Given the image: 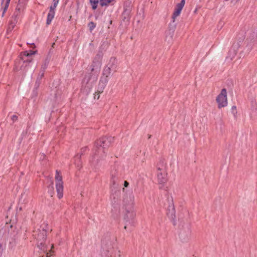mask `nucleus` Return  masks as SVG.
Masks as SVG:
<instances>
[{"label": "nucleus", "instance_id": "c756f323", "mask_svg": "<svg viewBox=\"0 0 257 257\" xmlns=\"http://www.w3.org/2000/svg\"><path fill=\"white\" fill-rule=\"evenodd\" d=\"M231 112L233 114V115H234V116H236V114L237 113L236 106L233 105V106H232V107H231Z\"/></svg>", "mask_w": 257, "mask_h": 257}, {"label": "nucleus", "instance_id": "a878e982", "mask_svg": "<svg viewBox=\"0 0 257 257\" xmlns=\"http://www.w3.org/2000/svg\"><path fill=\"white\" fill-rule=\"evenodd\" d=\"M88 26L89 28L90 31L92 32V31L95 28L96 24L94 22H91L88 24Z\"/></svg>", "mask_w": 257, "mask_h": 257}, {"label": "nucleus", "instance_id": "79ce46f5", "mask_svg": "<svg viewBox=\"0 0 257 257\" xmlns=\"http://www.w3.org/2000/svg\"><path fill=\"white\" fill-rule=\"evenodd\" d=\"M124 190H124V188H123V189H122V191H123V192H124Z\"/></svg>", "mask_w": 257, "mask_h": 257}, {"label": "nucleus", "instance_id": "b1692460", "mask_svg": "<svg viewBox=\"0 0 257 257\" xmlns=\"http://www.w3.org/2000/svg\"><path fill=\"white\" fill-rule=\"evenodd\" d=\"M53 53V51L52 50V49H50V51H49V52L48 54V55L47 56L46 59H45L44 61L45 62H46V63H49L50 60H51V53Z\"/></svg>", "mask_w": 257, "mask_h": 257}, {"label": "nucleus", "instance_id": "4c0bfd02", "mask_svg": "<svg viewBox=\"0 0 257 257\" xmlns=\"http://www.w3.org/2000/svg\"><path fill=\"white\" fill-rule=\"evenodd\" d=\"M50 252H47L46 257H50Z\"/></svg>", "mask_w": 257, "mask_h": 257}, {"label": "nucleus", "instance_id": "bb28decb", "mask_svg": "<svg viewBox=\"0 0 257 257\" xmlns=\"http://www.w3.org/2000/svg\"><path fill=\"white\" fill-rule=\"evenodd\" d=\"M102 245L106 246V248H110L111 247V242H107L106 240H102Z\"/></svg>", "mask_w": 257, "mask_h": 257}, {"label": "nucleus", "instance_id": "ddd939ff", "mask_svg": "<svg viewBox=\"0 0 257 257\" xmlns=\"http://www.w3.org/2000/svg\"><path fill=\"white\" fill-rule=\"evenodd\" d=\"M190 230L187 229V230H182L179 233V237L182 242L187 241L190 237Z\"/></svg>", "mask_w": 257, "mask_h": 257}, {"label": "nucleus", "instance_id": "2eb2a0df", "mask_svg": "<svg viewBox=\"0 0 257 257\" xmlns=\"http://www.w3.org/2000/svg\"><path fill=\"white\" fill-rule=\"evenodd\" d=\"M117 61L115 58L111 57L109 61L107 67L112 69V70L116 71L117 68Z\"/></svg>", "mask_w": 257, "mask_h": 257}, {"label": "nucleus", "instance_id": "0eeeda50", "mask_svg": "<svg viewBox=\"0 0 257 257\" xmlns=\"http://www.w3.org/2000/svg\"><path fill=\"white\" fill-rule=\"evenodd\" d=\"M55 179L56 181V187L57 196L59 199H61L63 196V183L62 182V176L60 174V172L58 170L56 171Z\"/></svg>", "mask_w": 257, "mask_h": 257}, {"label": "nucleus", "instance_id": "39448f33", "mask_svg": "<svg viewBox=\"0 0 257 257\" xmlns=\"http://www.w3.org/2000/svg\"><path fill=\"white\" fill-rule=\"evenodd\" d=\"M110 174L111 184L115 188L117 185V182L121 176L120 167L118 165H115L111 170Z\"/></svg>", "mask_w": 257, "mask_h": 257}, {"label": "nucleus", "instance_id": "7ed1b4c3", "mask_svg": "<svg viewBox=\"0 0 257 257\" xmlns=\"http://www.w3.org/2000/svg\"><path fill=\"white\" fill-rule=\"evenodd\" d=\"M185 0H181V2L177 4L175 7L174 12L172 16V22L169 24V29L166 32V41H167L169 43H171L172 41L176 26V24L175 23V19L180 15L185 5Z\"/></svg>", "mask_w": 257, "mask_h": 257}, {"label": "nucleus", "instance_id": "a19ab883", "mask_svg": "<svg viewBox=\"0 0 257 257\" xmlns=\"http://www.w3.org/2000/svg\"><path fill=\"white\" fill-rule=\"evenodd\" d=\"M127 225V224H125V226H124V229H126Z\"/></svg>", "mask_w": 257, "mask_h": 257}, {"label": "nucleus", "instance_id": "cd10ccee", "mask_svg": "<svg viewBox=\"0 0 257 257\" xmlns=\"http://www.w3.org/2000/svg\"><path fill=\"white\" fill-rule=\"evenodd\" d=\"M41 83V81L39 80H36L35 83V85H34V91H35L38 89Z\"/></svg>", "mask_w": 257, "mask_h": 257}, {"label": "nucleus", "instance_id": "ea45409f", "mask_svg": "<svg viewBox=\"0 0 257 257\" xmlns=\"http://www.w3.org/2000/svg\"><path fill=\"white\" fill-rule=\"evenodd\" d=\"M53 247H54V245H53V244H52V245H51V250H50V252H51V251H52V248Z\"/></svg>", "mask_w": 257, "mask_h": 257}, {"label": "nucleus", "instance_id": "f704fd0d", "mask_svg": "<svg viewBox=\"0 0 257 257\" xmlns=\"http://www.w3.org/2000/svg\"><path fill=\"white\" fill-rule=\"evenodd\" d=\"M115 257H121L120 252L119 250H118L115 252Z\"/></svg>", "mask_w": 257, "mask_h": 257}, {"label": "nucleus", "instance_id": "393cba45", "mask_svg": "<svg viewBox=\"0 0 257 257\" xmlns=\"http://www.w3.org/2000/svg\"><path fill=\"white\" fill-rule=\"evenodd\" d=\"M250 39L253 41H257V32L255 30L252 31V34L250 36Z\"/></svg>", "mask_w": 257, "mask_h": 257}, {"label": "nucleus", "instance_id": "1a4fd4ad", "mask_svg": "<svg viewBox=\"0 0 257 257\" xmlns=\"http://www.w3.org/2000/svg\"><path fill=\"white\" fill-rule=\"evenodd\" d=\"M167 174L163 168H158L157 178L160 189H164V184L167 182Z\"/></svg>", "mask_w": 257, "mask_h": 257}, {"label": "nucleus", "instance_id": "4468645a", "mask_svg": "<svg viewBox=\"0 0 257 257\" xmlns=\"http://www.w3.org/2000/svg\"><path fill=\"white\" fill-rule=\"evenodd\" d=\"M108 81V77L102 76L100 78L99 82V89H101V91H99V92H102L103 90L105 87L106 84L107 83Z\"/></svg>", "mask_w": 257, "mask_h": 257}, {"label": "nucleus", "instance_id": "9d476101", "mask_svg": "<svg viewBox=\"0 0 257 257\" xmlns=\"http://www.w3.org/2000/svg\"><path fill=\"white\" fill-rule=\"evenodd\" d=\"M134 195L132 193L126 194L123 198V203L125 206V209H133L134 204Z\"/></svg>", "mask_w": 257, "mask_h": 257}, {"label": "nucleus", "instance_id": "58836bf2", "mask_svg": "<svg viewBox=\"0 0 257 257\" xmlns=\"http://www.w3.org/2000/svg\"><path fill=\"white\" fill-rule=\"evenodd\" d=\"M55 45V43H53V44L52 45V47L54 48Z\"/></svg>", "mask_w": 257, "mask_h": 257}, {"label": "nucleus", "instance_id": "72a5a7b5", "mask_svg": "<svg viewBox=\"0 0 257 257\" xmlns=\"http://www.w3.org/2000/svg\"><path fill=\"white\" fill-rule=\"evenodd\" d=\"M18 116H17L16 115H13L12 116L11 119L14 122V121H16L18 119Z\"/></svg>", "mask_w": 257, "mask_h": 257}, {"label": "nucleus", "instance_id": "6ab92c4d", "mask_svg": "<svg viewBox=\"0 0 257 257\" xmlns=\"http://www.w3.org/2000/svg\"><path fill=\"white\" fill-rule=\"evenodd\" d=\"M17 22V19L14 18V20L10 22L7 31L8 33L11 32L14 28L16 23Z\"/></svg>", "mask_w": 257, "mask_h": 257}, {"label": "nucleus", "instance_id": "c9c22d12", "mask_svg": "<svg viewBox=\"0 0 257 257\" xmlns=\"http://www.w3.org/2000/svg\"><path fill=\"white\" fill-rule=\"evenodd\" d=\"M106 251L107 252V253L106 254V257H112V254L109 253V250L106 249Z\"/></svg>", "mask_w": 257, "mask_h": 257}, {"label": "nucleus", "instance_id": "c85d7f7f", "mask_svg": "<svg viewBox=\"0 0 257 257\" xmlns=\"http://www.w3.org/2000/svg\"><path fill=\"white\" fill-rule=\"evenodd\" d=\"M48 65V63H46V62L44 61V63L42 64L41 66V71L44 72L45 70L47 68Z\"/></svg>", "mask_w": 257, "mask_h": 257}, {"label": "nucleus", "instance_id": "2f4dec72", "mask_svg": "<svg viewBox=\"0 0 257 257\" xmlns=\"http://www.w3.org/2000/svg\"><path fill=\"white\" fill-rule=\"evenodd\" d=\"M129 14H130V11L127 10H125L124 11L122 15L124 16V18L125 19V18H126L128 16Z\"/></svg>", "mask_w": 257, "mask_h": 257}, {"label": "nucleus", "instance_id": "412c9836", "mask_svg": "<svg viewBox=\"0 0 257 257\" xmlns=\"http://www.w3.org/2000/svg\"><path fill=\"white\" fill-rule=\"evenodd\" d=\"M111 70L112 69L108 67L107 66L105 67L103 70L102 75L108 77V76L110 75L111 73Z\"/></svg>", "mask_w": 257, "mask_h": 257}, {"label": "nucleus", "instance_id": "4be33fe9", "mask_svg": "<svg viewBox=\"0 0 257 257\" xmlns=\"http://www.w3.org/2000/svg\"><path fill=\"white\" fill-rule=\"evenodd\" d=\"M90 3L92 6V9L95 10L97 7V5L99 3V0H90Z\"/></svg>", "mask_w": 257, "mask_h": 257}, {"label": "nucleus", "instance_id": "9b49d317", "mask_svg": "<svg viewBox=\"0 0 257 257\" xmlns=\"http://www.w3.org/2000/svg\"><path fill=\"white\" fill-rule=\"evenodd\" d=\"M175 212V207L173 203V199L171 198V202L168 207L167 214L168 217L174 222V225L175 224L174 223L175 219L176 218Z\"/></svg>", "mask_w": 257, "mask_h": 257}, {"label": "nucleus", "instance_id": "dca6fc26", "mask_svg": "<svg viewBox=\"0 0 257 257\" xmlns=\"http://www.w3.org/2000/svg\"><path fill=\"white\" fill-rule=\"evenodd\" d=\"M87 147H84L83 148H82L81 150V154H77L75 156L74 159H75V163L76 165H77L78 167H79L81 166V163L80 162V158L81 156L83 155V153L87 150Z\"/></svg>", "mask_w": 257, "mask_h": 257}, {"label": "nucleus", "instance_id": "20e7f679", "mask_svg": "<svg viewBox=\"0 0 257 257\" xmlns=\"http://www.w3.org/2000/svg\"><path fill=\"white\" fill-rule=\"evenodd\" d=\"M47 225L44 224L38 229L37 231H34L33 235L38 240V247L43 252H46L48 250L47 247L45 245V242L47 236V230L45 227Z\"/></svg>", "mask_w": 257, "mask_h": 257}, {"label": "nucleus", "instance_id": "7c9ffc66", "mask_svg": "<svg viewBox=\"0 0 257 257\" xmlns=\"http://www.w3.org/2000/svg\"><path fill=\"white\" fill-rule=\"evenodd\" d=\"M44 72H41L40 71V73L39 75H38V76L37 77V80L41 81L42 79V78L44 76Z\"/></svg>", "mask_w": 257, "mask_h": 257}, {"label": "nucleus", "instance_id": "6e6552de", "mask_svg": "<svg viewBox=\"0 0 257 257\" xmlns=\"http://www.w3.org/2000/svg\"><path fill=\"white\" fill-rule=\"evenodd\" d=\"M216 102L218 103V107L220 108L227 105V91L226 89L223 88L220 93L216 97Z\"/></svg>", "mask_w": 257, "mask_h": 257}, {"label": "nucleus", "instance_id": "473e14b6", "mask_svg": "<svg viewBox=\"0 0 257 257\" xmlns=\"http://www.w3.org/2000/svg\"><path fill=\"white\" fill-rule=\"evenodd\" d=\"M99 91H101V89H99V90L95 92V96H94V98H97V99H99V94L101 93V92H99Z\"/></svg>", "mask_w": 257, "mask_h": 257}, {"label": "nucleus", "instance_id": "f8f14e48", "mask_svg": "<svg viewBox=\"0 0 257 257\" xmlns=\"http://www.w3.org/2000/svg\"><path fill=\"white\" fill-rule=\"evenodd\" d=\"M125 210L126 213L124 216V220L126 222H128V224H133L134 222L133 219L135 218L136 214L133 211V209H131V210L128 209Z\"/></svg>", "mask_w": 257, "mask_h": 257}, {"label": "nucleus", "instance_id": "423d86ee", "mask_svg": "<svg viewBox=\"0 0 257 257\" xmlns=\"http://www.w3.org/2000/svg\"><path fill=\"white\" fill-rule=\"evenodd\" d=\"M36 53L35 51H30V52L27 51H25L23 53H22L20 55L21 56V62L23 63L21 69L25 70V68L28 65L30 64L32 61V59L30 58V57L35 54Z\"/></svg>", "mask_w": 257, "mask_h": 257}, {"label": "nucleus", "instance_id": "f257e3e1", "mask_svg": "<svg viewBox=\"0 0 257 257\" xmlns=\"http://www.w3.org/2000/svg\"><path fill=\"white\" fill-rule=\"evenodd\" d=\"M103 54L98 52L94 57L90 66L91 72L88 76H86L82 82V87L86 92H89L93 85L96 82L101 66V58Z\"/></svg>", "mask_w": 257, "mask_h": 257}, {"label": "nucleus", "instance_id": "f3484780", "mask_svg": "<svg viewBox=\"0 0 257 257\" xmlns=\"http://www.w3.org/2000/svg\"><path fill=\"white\" fill-rule=\"evenodd\" d=\"M10 1L11 0H6V2H5V0H2V2L1 3L2 9L3 10L2 17L4 16L5 13L7 11Z\"/></svg>", "mask_w": 257, "mask_h": 257}, {"label": "nucleus", "instance_id": "a211bd4d", "mask_svg": "<svg viewBox=\"0 0 257 257\" xmlns=\"http://www.w3.org/2000/svg\"><path fill=\"white\" fill-rule=\"evenodd\" d=\"M55 15V11H51L50 10L47 16V25H49L51 24L52 20L54 17Z\"/></svg>", "mask_w": 257, "mask_h": 257}, {"label": "nucleus", "instance_id": "e433bc0d", "mask_svg": "<svg viewBox=\"0 0 257 257\" xmlns=\"http://www.w3.org/2000/svg\"><path fill=\"white\" fill-rule=\"evenodd\" d=\"M128 185H129V183L127 181H125L124 182V186L125 187H127Z\"/></svg>", "mask_w": 257, "mask_h": 257}, {"label": "nucleus", "instance_id": "f03ea898", "mask_svg": "<svg viewBox=\"0 0 257 257\" xmlns=\"http://www.w3.org/2000/svg\"><path fill=\"white\" fill-rule=\"evenodd\" d=\"M113 140L114 138L111 137H103L96 142L95 146L98 148V151L97 153H95V155L92 157V159L90 160V162L93 165L95 166L99 165V158L101 160L104 159L103 156H98L99 152L101 151L99 149V147H102V152L104 153V150L110 145L111 143L113 141Z\"/></svg>", "mask_w": 257, "mask_h": 257}, {"label": "nucleus", "instance_id": "5701e85b", "mask_svg": "<svg viewBox=\"0 0 257 257\" xmlns=\"http://www.w3.org/2000/svg\"><path fill=\"white\" fill-rule=\"evenodd\" d=\"M59 0H53V5L50 7V10L55 11V8L57 7Z\"/></svg>", "mask_w": 257, "mask_h": 257}, {"label": "nucleus", "instance_id": "aec40b11", "mask_svg": "<svg viewBox=\"0 0 257 257\" xmlns=\"http://www.w3.org/2000/svg\"><path fill=\"white\" fill-rule=\"evenodd\" d=\"M23 10V6L21 4H18L16 9L15 12L14 13V18L17 19V17L19 14L21 13V11Z\"/></svg>", "mask_w": 257, "mask_h": 257}]
</instances>
